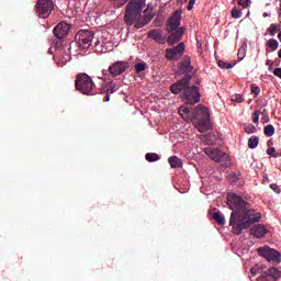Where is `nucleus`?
I'll return each instance as SVG.
<instances>
[{
	"mask_svg": "<svg viewBox=\"0 0 281 281\" xmlns=\"http://www.w3.org/2000/svg\"><path fill=\"white\" fill-rule=\"evenodd\" d=\"M48 54H52V48L48 49Z\"/></svg>",
	"mask_w": 281,
	"mask_h": 281,
	"instance_id": "49",
	"label": "nucleus"
},
{
	"mask_svg": "<svg viewBox=\"0 0 281 281\" xmlns=\"http://www.w3.org/2000/svg\"><path fill=\"white\" fill-rule=\"evenodd\" d=\"M168 162L171 168H182L183 167V161L177 156L169 157Z\"/></svg>",
	"mask_w": 281,
	"mask_h": 281,
	"instance_id": "22",
	"label": "nucleus"
},
{
	"mask_svg": "<svg viewBox=\"0 0 281 281\" xmlns=\"http://www.w3.org/2000/svg\"><path fill=\"white\" fill-rule=\"evenodd\" d=\"M260 120V111H255L254 113H252V122L255 123V124H258V121Z\"/></svg>",
	"mask_w": 281,
	"mask_h": 281,
	"instance_id": "36",
	"label": "nucleus"
},
{
	"mask_svg": "<svg viewBox=\"0 0 281 281\" xmlns=\"http://www.w3.org/2000/svg\"><path fill=\"white\" fill-rule=\"evenodd\" d=\"M267 233V227L262 224L255 225L252 228H250V234L251 236H255V238H265Z\"/></svg>",
	"mask_w": 281,
	"mask_h": 281,
	"instance_id": "17",
	"label": "nucleus"
},
{
	"mask_svg": "<svg viewBox=\"0 0 281 281\" xmlns=\"http://www.w3.org/2000/svg\"><path fill=\"white\" fill-rule=\"evenodd\" d=\"M169 34L170 35L167 37L168 45H176L186 34V29L179 27L177 31L170 32Z\"/></svg>",
	"mask_w": 281,
	"mask_h": 281,
	"instance_id": "16",
	"label": "nucleus"
},
{
	"mask_svg": "<svg viewBox=\"0 0 281 281\" xmlns=\"http://www.w3.org/2000/svg\"><path fill=\"white\" fill-rule=\"evenodd\" d=\"M165 54V58H167V60H179V58L186 54V44L181 42L173 48H167Z\"/></svg>",
	"mask_w": 281,
	"mask_h": 281,
	"instance_id": "10",
	"label": "nucleus"
},
{
	"mask_svg": "<svg viewBox=\"0 0 281 281\" xmlns=\"http://www.w3.org/2000/svg\"><path fill=\"white\" fill-rule=\"evenodd\" d=\"M202 137H212V133L205 134Z\"/></svg>",
	"mask_w": 281,
	"mask_h": 281,
	"instance_id": "45",
	"label": "nucleus"
},
{
	"mask_svg": "<svg viewBox=\"0 0 281 281\" xmlns=\"http://www.w3.org/2000/svg\"><path fill=\"white\" fill-rule=\"evenodd\" d=\"M266 65L269 66V71L272 69V64L269 59H267Z\"/></svg>",
	"mask_w": 281,
	"mask_h": 281,
	"instance_id": "43",
	"label": "nucleus"
},
{
	"mask_svg": "<svg viewBox=\"0 0 281 281\" xmlns=\"http://www.w3.org/2000/svg\"><path fill=\"white\" fill-rule=\"evenodd\" d=\"M279 16H281V2H280V9H279Z\"/></svg>",
	"mask_w": 281,
	"mask_h": 281,
	"instance_id": "48",
	"label": "nucleus"
},
{
	"mask_svg": "<svg viewBox=\"0 0 281 281\" xmlns=\"http://www.w3.org/2000/svg\"><path fill=\"white\" fill-rule=\"evenodd\" d=\"M270 188L273 190V192H276L277 194H280V187H278V184L272 183L270 184Z\"/></svg>",
	"mask_w": 281,
	"mask_h": 281,
	"instance_id": "39",
	"label": "nucleus"
},
{
	"mask_svg": "<svg viewBox=\"0 0 281 281\" xmlns=\"http://www.w3.org/2000/svg\"><path fill=\"white\" fill-rule=\"evenodd\" d=\"M145 8L146 0H131L125 9L124 21L126 25L131 26L134 24L136 30H142V27L148 25V23L153 21L154 15Z\"/></svg>",
	"mask_w": 281,
	"mask_h": 281,
	"instance_id": "2",
	"label": "nucleus"
},
{
	"mask_svg": "<svg viewBox=\"0 0 281 281\" xmlns=\"http://www.w3.org/2000/svg\"><path fill=\"white\" fill-rule=\"evenodd\" d=\"M231 14L233 19H240V16H243V12L237 8L232 9Z\"/></svg>",
	"mask_w": 281,
	"mask_h": 281,
	"instance_id": "33",
	"label": "nucleus"
},
{
	"mask_svg": "<svg viewBox=\"0 0 281 281\" xmlns=\"http://www.w3.org/2000/svg\"><path fill=\"white\" fill-rule=\"evenodd\" d=\"M266 46H267L266 52H267V54H269L271 52H276V49H278V47H280V43L276 38H270L267 42Z\"/></svg>",
	"mask_w": 281,
	"mask_h": 281,
	"instance_id": "21",
	"label": "nucleus"
},
{
	"mask_svg": "<svg viewBox=\"0 0 281 281\" xmlns=\"http://www.w3.org/2000/svg\"><path fill=\"white\" fill-rule=\"evenodd\" d=\"M261 122H262L263 124H267V122H269V115L262 116V117H261Z\"/></svg>",
	"mask_w": 281,
	"mask_h": 281,
	"instance_id": "42",
	"label": "nucleus"
},
{
	"mask_svg": "<svg viewBox=\"0 0 281 281\" xmlns=\"http://www.w3.org/2000/svg\"><path fill=\"white\" fill-rule=\"evenodd\" d=\"M183 95L187 104L194 105L201 102V89L196 86H189Z\"/></svg>",
	"mask_w": 281,
	"mask_h": 281,
	"instance_id": "8",
	"label": "nucleus"
},
{
	"mask_svg": "<svg viewBox=\"0 0 281 281\" xmlns=\"http://www.w3.org/2000/svg\"><path fill=\"white\" fill-rule=\"evenodd\" d=\"M257 254L261 256V258H265L267 262H270V265H280L281 262L280 251L269 246L259 247Z\"/></svg>",
	"mask_w": 281,
	"mask_h": 281,
	"instance_id": "5",
	"label": "nucleus"
},
{
	"mask_svg": "<svg viewBox=\"0 0 281 281\" xmlns=\"http://www.w3.org/2000/svg\"><path fill=\"white\" fill-rule=\"evenodd\" d=\"M76 43L81 49H89L93 42V32L87 30H80L75 36Z\"/></svg>",
	"mask_w": 281,
	"mask_h": 281,
	"instance_id": "7",
	"label": "nucleus"
},
{
	"mask_svg": "<svg viewBox=\"0 0 281 281\" xmlns=\"http://www.w3.org/2000/svg\"><path fill=\"white\" fill-rule=\"evenodd\" d=\"M54 12V1L52 0H37L35 4V14L40 19H47Z\"/></svg>",
	"mask_w": 281,
	"mask_h": 281,
	"instance_id": "6",
	"label": "nucleus"
},
{
	"mask_svg": "<svg viewBox=\"0 0 281 281\" xmlns=\"http://www.w3.org/2000/svg\"><path fill=\"white\" fill-rule=\"evenodd\" d=\"M181 25V11H175L172 16L167 21L166 30L168 33L177 32Z\"/></svg>",
	"mask_w": 281,
	"mask_h": 281,
	"instance_id": "13",
	"label": "nucleus"
},
{
	"mask_svg": "<svg viewBox=\"0 0 281 281\" xmlns=\"http://www.w3.org/2000/svg\"><path fill=\"white\" fill-rule=\"evenodd\" d=\"M271 144V140L268 142V146Z\"/></svg>",
	"mask_w": 281,
	"mask_h": 281,
	"instance_id": "50",
	"label": "nucleus"
},
{
	"mask_svg": "<svg viewBox=\"0 0 281 281\" xmlns=\"http://www.w3.org/2000/svg\"><path fill=\"white\" fill-rule=\"evenodd\" d=\"M238 5H241V8H247L249 5V0H238Z\"/></svg>",
	"mask_w": 281,
	"mask_h": 281,
	"instance_id": "38",
	"label": "nucleus"
},
{
	"mask_svg": "<svg viewBox=\"0 0 281 281\" xmlns=\"http://www.w3.org/2000/svg\"><path fill=\"white\" fill-rule=\"evenodd\" d=\"M281 278L280 269L276 267H270L268 270L263 271L257 281H278Z\"/></svg>",
	"mask_w": 281,
	"mask_h": 281,
	"instance_id": "12",
	"label": "nucleus"
},
{
	"mask_svg": "<svg viewBox=\"0 0 281 281\" xmlns=\"http://www.w3.org/2000/svg\"><path fill=\"white\" fill-rule=\"evenodd\" d=\"M212 218L217 225H225V215L221 214V212H214Z\"/></svg>",
	"mask_w": 281,
	"mask_h": 281,
	"instance_id": "23",
	"label": "nucleus"
},
{
	"mask_svg": "<svg viewBox=\"0 0 281 281\" xmlns=\"http://www.w3.org/2000/svg\"><path fill=\"white\" fill-rule=\"evenodd\" d=\"M267 155H270V157H278V155H276V148L274 147H269L267 149Z\"/></svg>",
	"mask_w": 281,
	"mask_h": 281,
	"instance_id": "37",
	"label": "nucleus"
},
{
	"mask_svg": "<svg viewBox=\"0 0 281 281\" xmlns=\"http://www.w3.org/2000/svg\"><path fill=\"white\" fill-rule=\"evenodd\" d=\"M217 65L220 69H232L234 67V65H232L231 63H225L223 60H218Z\"/></svg>",
	"mask_w": 281,
	"mask_h": 281,
	"instance_id": "29",
	"label": "nucleus"
},
{
	"mask_svg": "<svg viewBox=\"0 0 281 281\" xmlns=\"http://www.w3.org/2000/svg\"><path fill=\"white\" fill-rule=\"evenodd\" d=\"M245 132L248 133L249 135L251 133H256V126L255 125H245Z\"/></svg>",
	"mask_w": 281,
	"mask_h": 281,
	"instance_id": "35",
	"label": "nucleus"
},
{
	"mask_svg": "<svg viewBox=\"0 0 281 281\" xmlns=\"http://www.w3.org/2000/svg\"><path fill=\"white\" fill-rule=\"evenodd\" d=\"M206 144H207L209 146H211V144H213V143H212V140H206Z\"/></svg>",
	"mask_w": 281,
	"mask_h": 281,
	"instance_id": "47",
	"label": "nucleus"
},
{
	"mask_svg": "<svg viewBox=\"0 0 281 281\" xmlns=\"http://www.w3.org/2000/svg\"><path fill=\"white\" fill-rule=\"evenodd\" d=\"M110 101H111V94L106 93V94H105L104 102H110Z\"/></svg>",
	"mask_w": 281,
	"mask_h": 281,
	"instance_id": "44",
	"label": "nucleus"
},
{
	"mask_svg": "<svg viewBox=\"0 0 281 281\" xmlns=\"http://www.w3.org/2000/svg\"><path fill=\"white\" fill-rule=\"evenodd\" d=\"M145 159H146V161H149V164H153L155 161H159V159H161V156H159L156 153H147L145 155Z\"/></svg>",
	"mask_w": 281,
	"mask_h": 281,
	"instance_id": "24",
	"label": "nucleus"
},
{
	"mask_svg": "<svg viewBox=\"0 0 281 281\" xmlns=\"http://www.w3.org/2000/svg\"><path fill=\"white\" fill-rule=\"evenodd\" d=\"M263 133L267 137H273V135L276 134V127L269 124L263 128Z\"/></svg>",
	"mask_w": 281,
	"mask_h": 281,
	"instance_id": "26",
	"label": "nucleus"
},
{
	"mask_svg": "<svg viewBox=\"0 0 281 281\" xmlns=\"http://www.w3.org/2000/svg\"><path fill=\"white\" fill-rule=\"evenodd\" d=\"M260 269H265V267H259V266H256L254 268L250 269V273L251 276H258V273H260Z\"/></svg>",
	"mask_w": 281,
	"mask_h": 281,
	"instance_id": "34",
	"label": "nucleus"
},
{
	"mask_svg": "<svg viewBox=\"0 0 281 281\" xmlns=\"http://www.w3.org/2000/svg\"><path fill=\"white\" fill-rule=\"evenodd\" d=\"M204 153L205 155H207V157H210V159H212L213 161H217L218 164H221V161H227V159H229V156L218 148L206 147L204 148Z\"/></svg>",
	"mask_w": 281,
	"mask_h": 281,
	"instance_id": "11",
	"label": "nucleus"
},
{
	"mask_svg": "<svg viewBox=\"0 0 281 281\" xmlns=\"http://www.w3.org/2000/svg\"><path fill=\"white\" fill-rule=\"evenodd\" d=\"M148 36L149 38H153L154 41H156V43H160L161 45L166 43V37L161 34V31L159 30L149 31Z\"/></svg>",
	"mask_w": 281,
	"mask_h": 281,
	"instance_id": "19",
	"label": "nucleus"
},
{
	"mask_svg": "<svg viewBox=\"0 0 281 281\" xmlns=\"http://www.w3.org/2000/svg\"><path fill=\"white\" fill-rule=\"evenodd\" d=\"M180 3H188V0H179Z\"/></svg>",
	"mask_w": 281,
	"mask_h": 281,
	"instance_id": "46",
	"label": "nucleus"
},
{
	"mask_svg": "<svg viewBox=\"0 0 281 281\" xmlns=\"http://www.w3.org/2000/svg\"><path fill=\"white\" fill-rule=\"evenodd\" d=\"M280 32V29H278V24H271L268 29V33L270 36H276V33Z\"/></svg>",
	"mask_w": 281,
	"mask_h": 281,
	"instance_id": "28",
	"label": "nucleus"
},
{
	"mask_svg": "<svg viewBox=\"0 0 281 281\" xmlns=\"http://www.w3.org/2000/svg\"><path fill=\"white\" fill-rule=\"evenodd\" d=\"M194 3H196V0H189V4H188V10H192V8H194Z\"/></svg>",
	"mask_w": 281,
	"mask_h": 281,
	"instance_id": "41",
	"label": "nucleus"
},
{
	"mask_svg": "<svg viewBox=\"0 0 281 281\" xmlns=\"http://www.w3.org/2000/svg\"><path fill=\"white\" fill-rule=\"evenodd\" d=\"M273 76H276L277 78H280V80H281V68H276L273 70Z\"/></svg>",
	"mask_w": 281,
	"mask_h": 281,
	"instance_id": "40",
	"label": "nucleus"
},
{
	"mask_svg": "<svg viewBox=\"0 0 281 281\" xmlns=\"http://www.w3.org/2000/svg\"><path fill=\"white\" fill-rule=\"evenodd\" d=\"M263 16H267V13H265Z\"/></svg>",
	"mask_w": 281,
	"mask_h": 281,
	"instance_id": "51",
	"label": "nucleus"
},
{
	"mask_svg": "<svg viewBox=\"0 0 281 281\" xmlns=\"http://www.w3.org/2000/svg\"><path fill=\"white\" fill-rule=\"evenodd\" d=\"M258 144H260V138L258 136H251L248 139V148H258Z\"/></svg>",
	"mask_w": 281,
	"mask_h": 281,
	"instance_id": "25",
	"label": "nucleus"
},
{
	"mask_svg": "<svg viewBox=\"0 0 281 281\" xmlns=\"http://www.w3.org/2000/svg\"><path fill=\"white\" fill-rule=\"evenodd\" d=\"M114 8H122V5H126V3L128 2V0H110Z\"/></svg>",
	"mask_w": 281,
	"mask_h": 281,
	"instance_id": "30",
	"label": "nucleus"
},
{
	"mask_svg": "<svg viewBox=\"0 0 281 281\" xmlns=\"http://www.w3.org/2000/svg\"><path fill=\"white\" fill-rule=\"evenodd\" d=\"M178 113L186 122H195V127L200 133L212 131L210 110L207 108L198 105L194 110H190L188 105H182L179 108Z\"/></svg>",
	"mask_w": 281,
	"mask_h": 281,
	"instance_id": "3",
	"label": "nucleus"
},
{
	"mask_svg": "<svg viewBox=\"0 0 281 281\" xmlns=\"http://www.w3.org/2000/svg\"><path fill=\"white\" fill-rule=\"evenodd\" d=\"M69 30H71L69 24L60 22L53 29V34L56 38L63 41V38H67V36H69Z\"/></svg>",
	"mask_w": 281,
	"mask_h": 281,
	"instance_id": "14",
	"label": "nucleus"
},
{
	"mask_svg": "<svg viewBox=\"0 0 281 281\" xmlns=\"http://www.w3.org/2000/svg\"><path fill=\"white\" fill-rule=\"evenodd\" d=\"M135 70L137 74H140V71H146V63L142 61L135 65Z\"/></svg>",
	"mask_w": 281,
	"mask_h": 281,
	"instance_id": "32",
	"label": "nucleus"
},
{
	"mask_svg": "<svg viewBox=\"0 0 281 281\" xmlns=\"http://www.w3.org/2000/svg\"><path fill=\"white\" fill-rule=\"evenodd\" d=\"M231 100L237 104H243V102H245V97H243V94H233Z\"/></svg>",
	"mask_w": 281,
	"mask_h": 281,
	"instance_id": "27",
	"label": "nucleus"
},
{
	"mask_svg": "<svg viewBox=\"0 0 281 281\" xmlns=\"http://www.w3.org/2000/svg\"><path fill=\"white\" fill-rule=\"evenodd\" d=\"M115 91H117V86L113 81H110L102 86V93H108L111 95V93H115Z\"/></svg>",
	"mask_w": 281,
	"mask_h": 281,
	"instance_id": "20",
	"label": "nucleus"
},
{
	"mask_svg": "<svg viewBox=\"0 0 281 281\" xmlns=\"http://www.w3.org/2000/svg\"><path fill=\"white\" fill-rule=\"evenodd\" d=\"M192 80V75L187 74L182 79H180L178 82L171 85L170 91L173 93V95H179L181 91H184L190 87V81Z\"/></svg>",
	"mask_w": 281,
	"mask_h": 281,
	"instance_id": "9",
	"label": "nucleus"
},
{
	"mask_svg": "<svg viewBox=\"0 0 281 281\" xmlns=\"http://www.w3.org/2000/svg\"><path fill=\"white\" fill-rule=\"evenodd\" d=\"M250 91L254 93L255 98H258L260 95V87H258L256 83H252L250 86Z\"/></svg>",
	"mask_w": 281,
	"mask_h": 281,
	"instance_id": "31",
	"label": "nucleus"
},
{
	"mask_svg": "<svg viewBox=\"0 0 281 281\" xmlns=\"http://www.w3.org/2000/svg\"><path fill=\"white\" fill-rule=\"evenodd\" d=\"M95 83H93V79L89 77L87 74H78L75 79V89L82 93L83 95H91V91Z\"/></svg>",
	"mask_w": 281,
	"mask_h": 281,
	"instance_id": "4",
	"label": "nucleus"
},
{
	"mask_svg": "<svg viewBox=\"0 0 281 281\" xmlns=\"http://www.w3.org/2000/svg\"><path fill=\"white\" fill-rule=\"evenodd\" d=\"M227 205L232 210L229 225L233 227L235 236H240L243 229H249L254 223H260L262 214L251 209V204L236 193L226 195Z\"/></svg>",
	"mask_w": 281,
	"mask_h": 281,
	"instance_id": "1",
	"label": "nucleus"
},
{
	"mask_svg": "<svg viewBox=\"0 0 281 281\" xmlns=\"http://www.w3.org/2000/svg\"><path fill=\"white\" fill-rule=\"evenodd\" d=\"M128 67V61H116L109 67V71L111 76H122V74H124V71H126Z\"/></svg>",
	"mask_w": 281,
	"mask_h": 281,
	"instance_id": "15",
	"label": "nucleus"
},
{
	"mask_svg": "<svg viewBox=\"0 0 281 281\" xmlns=\"http://www.w3.org/2000/svg\"><path fill=\"white\" fill-rule=\"evenodd\" d=\"M180 69L182 74H190L192 69H194V67H192V59L190 58V56L186 55L182 58V61L180 64Z\"/></svg>",
	"mask_w": 281,
	"mask_h": 281,
	"instance_id": "18",
	"label": "nucleus"
}]
</instances>
